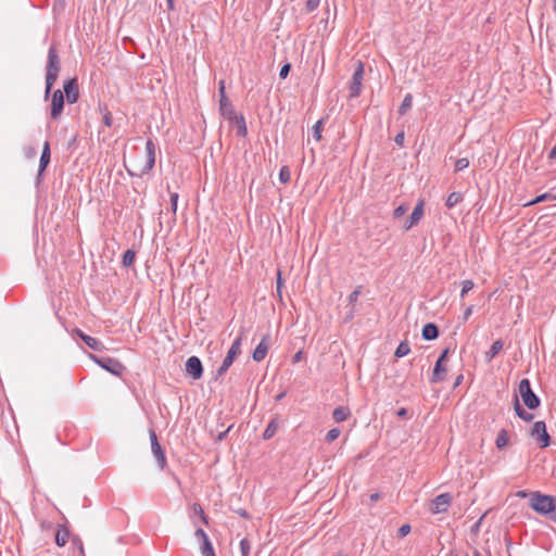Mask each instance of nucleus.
I'll list each match as a JSON object with an SVG mask.
<instances>
[{
  "label": "nucleus",
  "mask_w": 556,
  "mask_h": 556,
  "mask_svg": "<svg viewBox=\"0 0 556 556\" xmlns=\"http://www.w3.org/2000/svg\"><path fill=\"white\" fill-rule=\"evenodd\" d=\"M530 507L552 520H556V497L551 495L533 493L530 498Z\"/></svg>",
  "instance_id": "1"
},
{
  "label": "nucleus",
  "mask_w": 556,
  "mask_h": 556,
  "mask_svg": "<svg viewBox=\"0 0 556 556\" xmlns=\"http://www.w3.org/2000/svg\"><path fill=\"white\" fill-rule=\"evenodd\" d=\"M60 73V58L54 46L48 51L47 73H46V90L45 98L48 99L51 89L56 81Z\"/></svg>",
  "instance_id": "2"
},
{
  "label": "nucleus",
  "mask_w": 556,
  "mask_h": 556,
  "mask_svg": "<svg viewBox=\"0 0 556 556\" xmlns=\"http://www.w3.org/2000/svg\"><path fill=\"white\" fill-rule=\"evenodd\" d=\"M518 392L519 395L521 396L523 404L529 409H535L540 406L541 401L539 396L533 392L529 379H522L519 382Z\"/></svg>",
  "instance_id": "3"
},
{
  "label": "nucleus",
  "mask_w": 556,
  "mask_h": 556,
  "mask_svg": "<svg viewBox=\"0 0 556 556\" xmlns=\"http://www.w3.org/2000/svg\"><path fill=\"white\" fill-rule=\"evenodd\" d=\"M241 342H242V334L238 336L233 340L230 349L227 352L226 357L224 358L222 365L219 366V368L216 371V378L225 375L226 371L229 369V367L232 365V363L236 359V357L240 354V352H241Z\"/></svg>",
  "instance_id": "4"
},
{
  "label": "nucleus",
  "mask_w": 556,
  "mask_h": 556,
  "mask_svg": "<svg viewBox=\"0 0 556 556\" xmlns=\"http://www.w3.org/2000/svg\"><path fill=\"white\" fill-rule=\"evenodd\" d=\"M89 356L101 368H103L104 370L109 371L110 374H112L114 376L119 377V376H122L123 371L125 370V366L119 361H117L115 358H112L109 356L100 357L94 354H90Z\"/></svg>",
  "instance_id": "5"
},
{
  "label": "nucleus",
  "mask_w": 556,
  "mask_h": 556,
  "mask_svg": "<svg viewBox=\"0 0 556 556\" xmlns=\"http://www.w3.org/2000/svg\"><path fill=\"white\" fill-rule=\"evenodd\" d=\"M448 353L450 348L444 349L439 358L437 359L432 376L430 377L431 383H438L445 380L447 368L444 365V362L446 361Z\"/></svg>",
  "instance_id": "6"
},
{
  "label": "nucleus",
  "mask_w": 556,
  "mask_h": 556,
  "mask_svg": "<svg viewBox=\"0 0 556 556\" xmlns=\"http://www.w3.org/2000/svg\"><path fill=\"white\" fill-rule=\"evenodd\" d=\"M530 435L536 440L540 447L545 448L551 444V437L547 433L546 425L544 421H535L530 431Z\"/></svg>",
  "instance_id": "7"
},
{
  "label": "nucleus",
  "mask_w": 556,
  "mask_h": 556,
  "mask_svg": "<svg viewBox=\"0 0 556 556\" xmlns=\"http://www.w3.org/2000/svg\"><path fill=\"white\" fill-rule=\"evenodd\" d=\"M146 152V157L141 161L142 166L139 167L138 174H148L154 167L156 147L152 139L147 140Z\"/></svg>",
  "instance_id": "8"
},
{
  "label": "nucleus",
  "mask_w": 556,
  "mask_h": 556,
  "mask_svg": "<svg viewBox=\"0 0 556 556\" xmlns=\"http://www.w3.org/2000/svg\"><path fill=\"white\" fill-rule=\"evenodd\" d=\"M225 89H226L225 81L220 80L218 83V91L220 94L219 111L225 118H232V117H235L236 111H235L233 105L231 104L230 100L226 96Z\"/></svg>",
  "instance_id": "9"
},
{
  "label": "nucleus",
  "mask_w": 556,
  "mask_h": 556,
  "mask_svg": "<svg viewBox=\"0 0 556 556\" xmlns=\"http://www.w3.org/2000/svg\"><path fill=\"white\" fill-rule=\"evenodd\" d=\"M364 77V65L362 62H358L350 84V97L356 98L361 94L362 91V81Z\"/></svg>",
  "instance_id": "10"
},
{
  "label": "nucleus",
  "mask_w": 556,
  "mask_h": 556,
  "mask_svg": "<svg viewBox=\"0 0 556 556\" xmlns=\"http://www.w3.org/2000/svg\"><path fill=\"white\" fill-rule=\"evenodd\" d=\"M149 435H150V441H151L152 454L155 457L160 469H164L166 466V457H165V453H164L162 446L160 445V443L157 441L155 431L151 429L149 431Z\"/></svg>",
  "instance_id": "11"
},
{
  "label": "nucleus",
  "mask_w": 556,
  "mask_h": 556,
  "mask_svg": "<svg viewBox=\"0 0 556 556\" xmlns=\"http://www.w3.org/2000/svg\"><path fill=\"white\" fill-rule=\"evenodd\" d=\"M452 496L448 493H442L435 496L430 506V511L432 514H441L445 513L451 505Z\"/></svg>",
  "instance_id": "12"
},
{
  "label": "nucleus",
  "mask_w": 556,
  "mask_h": 556,
  "mask_svg": "<svg viewBox=\"0 0 556 556\" xmlns=\"http://www.w3.org/2000/svg\"><path fill=\"white\" fill-rule=\"evenodd\" d=\"M64 109V94L60 89H56L52 94V101H51V111L50 115L51 118L58 119Z\"/></svg>",
  "instance_id": "13"
},
{
  "label": "nucleus",
  "mask_w": 556,
  "mask_h": 556,
  "mask_svg": "<svg viewBox=\"0 0 556 556\" xmlns=\"http://www.w3.org/2000/svg\"><path fill=\"white\" fill-rule=\"evenodd\" d=\"M186 371L193 379H200L203 375V366L201 359L198 356H190L186 362Z\"/></svg>",
  "instance_id": "14"
},
{
  "label": "nucleus",
  "mask_w": 556,
  "mask_h": 556,
  "mask_svg": "<svg viewBox=\"0 0 556 556\" xmlns=\"http://www.w3.org/2000/svg\"><path fill=\"white\" fill-rule=\"evenodd\" d=\"M269 343H270V334L267 333L263 336L261 342L257 344V346L254 349L252 353V358L255 362H262L269 350Z\"/></svg>",
  "instance_id": "15"
},
{
  "label": "nucleus",
  "mask_w": 556,
  "mask_h": 556,
  "mask_svg": "<svg viewBox=\"0 0 556 556\" xmlns=\"http://www.w3.org/2000/svg\"><path fill=\"white\" fill-rule=\"evenodd\" d=\"M63 89L70 104H73L78 100L79 92L76 78L65 80Z\"/></svg>",
  "instance_id": "16"
},
{
  "label": "nucleus",
  "mask_w": 556,
  "mask_h": 556,
  "mask_svg": "<svg viewBox=\"0 0 556 556\" xmlns=\"http://www.w3.org/2000/svg\"><path fill=\"white\" fill-rule=\"evenodd\" d=\"M424 205H425V202L424 200H419L417 202V204L415 205L410 216H409V219L407 222V224L405 225V229L408 230L410 229L413 226L417 225L419 223V220L422 218L424 216Z\"/></svg>",
  "instance_id": "17"
},
{
  "label": "nucleus",
  "mask_w": 556,
  "mask_h": 556,
  "mask_svg": "<svg viewBox=\"0 0 556 556\" xmlns=\"http://www.w3.org/2000/svg\"><path fill=\"white\" fill-rule=\"evenodd\" d=\"M50 157H51L50 144L48 141H46L43 144L40 161H39L38 177H40L42 172L47 168V166L50 162Z\"/></svg>",
  "instance_id": "18"
},
{
  "label": "nucleus",
  "mask_w": 556,
  "mask_h": 556,
  "mask_svg": "<svg viewBox=\"0 0 556 556\" xmlns=\"http://www.w3.org/2000/svg\"><path fill=\"white\" fill-rule=\"evenodd\" d=\"M421 336L424 340L431 341L439 337V328L433 323H428L424 326Z\"/></svg>",
  "instance_id": "19"
},
{
  "label": "nucleus",
  "mask_w": 556,
  "mask_h": 556,
  "mask_svg": "<svg viewBox=\"0 0 556 556\" xmlns=\"http://www.w3.org/2000/svg\"><path fill=\"white\" fill-rule=\"evenodd\" d=\"M77 333L78 336L80 337V339L92 350L94 351H101L103 349V344L101 341H99L98 339L91 337V336H88L86 333H84L83 331L80 330H77Z\"/></svg>",
  "instance_id": "20"
},
{
  "label": "nucleus",
  "mask_w": 556,
  "mask_h": 556,
  "mask_svg": "<svg viewBox=\"0 0 556 556\" xmlns=\"http://www.w3.org/2000/svg\"><path fill=\"white\" fill-rule=\"evenodd\" d=\"M228 121L230 122H233L237 126V135L239 137H245L247 134H248V129H247V123H245V118L242 114L238 115L237 113H235V117L232 118H227Z\"/></svg>",
  "instance_id": "21"
},
{
  "label": "nucleus",
  "mask_w": 556,
  "mask_h": 556,
  "mask_svg": "<svg viewBox=\"0 0 556 556\" xmlns=\"http://www.w3.org/2000/svg\"><path fill=\"white\" fill-rule=\"evenodd\" d=\"M70 539V530L65 526H59L55 533V544L60 547L64 546Z\"/></svg>",
  "instance_id": "22"
},
{
  "label": "nucleus",
  "mask_w": 556,
  "mask_h": 556,
  "mask_svg": "<svg viewBox=\"0 0 556 556\" xmlns=\"http://www.w3.org/2000/svg\"><path fill=\"white\" fill-rule=\"evenodd\" d=\"M514 409L516 415L525 421H531L534 417L533 414L528 413L522 408V406L519 403L518 396L515 397Z\"/></svg>",
  "instance_id": "23"
},
{
  "label": "nucleus",
  "mask_w": 556,
  "mask_h": 556,
  "mask_svg": "<svg viewBox=\"0 0 556 556\" xmlns=\"http://www.w3.org/2000/svg\"><path fill=\"white\" fill-rule=\"evenodd\" d=\"M349 416H350L349 408L343 407V406L336 407L332 413V417L336 422H342V421L346 420Z\"/></svg>",
  "instance_id": "24"
},
{
  "label": "nucleus",
  "mask_w": 556,
  "mask_h": 556,
  "mask_svg": "<svg viewBox=\"0 0 556 556\" xmlns=\"http://www.w3.org/2000/svg\"><path fill=\"white\" fill-rule=\"evenodd\" d=\"M503 349V341L496 340L492 343L490 350L485 353L486 361H492Z\"/></svg>",
  "instance_id": "25"
},
{
  "label": "nucleus",
  "mask_w": 556,
  "mask_h": 556,
  "mask_svg": "<svg viewBox=\"0 0 556 556\" xmlns=\"http://www.w3.org/2000/svg\"><path fill=\"white\" fill-rule=\"evenodd\" d=\"M277 429H278V419L274 418L269 421L266 429L264 430L263 439L264 440L271 439L275 435Z\"/></svg>",
  "instance_id": "26"
},
{
  "label": "nucleus",
  "mask_w": 556,
  "mask_h": 556,
  "mask_svg": "<svg viewBox=\"0 0 556 556\" xmlns=\"http://www.w3.org/2000/svg\"><path fill=\"white\" fill-rule=\"evenodd\" d=\"M462 201H463V194L460 192H452L448 194L445 205L448 208H452V207L456 206Z\"/></svg>",
  "instance_id": "27"
},
{
  "label": "nucleus",
  "mask_w": 556,
  "mask_h": 556,
  "mask_svg": "<svg viewBox=\"0 0 556 556\" xmlns=\"http://www.w3.org/2000/svg\"><path fill=\"white\" fill-rule=\"evenodd\" d=\"M410 352V346L408 344L407 341H402L396 350H395V353H394V356L397 357V358H401V357H404L406 355H408Z\"/></svg>",
  "instance_id": "28"
},
{
  "label": "nucleus",
  "mask_w": 556,
  "mask_h": 556,
  "mask_svg": "<svg viewBox=\"0 0 556 556\" xmlns=\"http://www.w3.org/2000/svg\"><path fill=\"white\" fill-rule=\"evenodd\" d=\"M412 105H413V97L410 93H407L404 97V99L399 108V114L404 115L412 108Z\"/></svg>",
  "instance_id": "29"
},
{
  "label": "nucleus",
  "mask_w": 556,
  "mask_h": 556,
  "mask_svg": "<svg viewBox=\"0 0 556 556\" xmlns=\"http://www.w3.org/2000/svg\"><path fill=\"white\" fill-rule=\"evenodd\" d=\"M495 443L497 448H503L508 444V434L505 429L498 432Z\"/></svg>",
  "instance_id": "30"
},
{
  "label": "nucleus",
  "mask_w": 556,
  "mask_h": 556,
  "mask_svg": "<svg viewBox=\"0 0 556 556\" xmlns=\"http://www.w3.org/2000/svg\"><path fill=\"white\" fill-rule=\"evenodd\" d=\"M135 258H136V253L135 251L132 250H127L124 255H123V260H122V263L125 267H129L134 264L135 262Z\"/></svg>",
  "instance_id": "31"
},
{
  "label": "nucleus",
  "mask_w": 556,
  "mask_h": 556,
  "mask_svg": "<svg viewBox=\"0 0 556 556\" xmlns=\"http://www.w3.org/2000/svg\"><path fill=\"white\" fill-rule=\"evenodd\" d=\"M201 553L202 556H215V552L210 540H205L202 542Z\"/></svg>",
  "instance_id": "32"
},
{
  "label": "nucleus",
  "mask_w": 556,
  "mask_h": 556,
  "mask_svg": "<svg viewBox=\"0 0 556 556\" xmlns=\"http://www.w3.org/2000/svg\"><path fill=\"white\" fill-rule=\"evenodd\" d=\"M324 121L319 119L315 123V125L312 127V135L316 141H319L321 139V129H323Z\"/></svg>",
  "instance_id": "33"
},
{
  "label": "nucleus",
  "mask_w": 556,
  "mask_h": 556,
  "mask_svg": "<svg viewBox=\"0 0 556 556\" xmlns=\"http://www.w3.org/2000/svg\"><path fill=\"white\" fill-rule=\"evenodd\" d=\"M192 510H193V513H194L197 516H199V517H200V519L202 520V522H203V523H205V525H206V523L208 522V521H207V516L205 515V513H204V510H203V508H202V506H201L200 504L194 503V504L192 505Z\"/></svg>",
  "instance_id": "34"
},
{
  "label": "nucleus",
  "mask_w": 556,
  "mask_h": 556,
  "mask_svg": "<svg viewBox=\"0 0 556 556\" xmlns=\"http://www.w3.org/2000/svg\"><path fill=\"white\" fill-rule=\"evenodd\" d=\"M291 174L288 166H282L279 170V180L281 184H287L290 181Z\"/></svg>",
  "instance_id": "35"
},
{
  "label": "nucleus",
  "mask_w": 556,
  "mask_h": 556,
  "mask_svg": "<svg viewBox=\"0 0 556 556\" xmlns=\"http://www.w3.org/2000/svg\"><path fill=\"white\" fill-rule=\"evenodd\" d=\"M240 552H241V556L250 555L251 542L245 538L240 541Z\"/></svg>",
  "instance_id": "36"
},
{
  "label": "nucleus",
  "mask_w": 556,
  "mask_h": 556,
  "mask_svg": "<svg viewBox=\"0 0 556 556\" xmlns=\"http://www.w3.org/2000/svg\"><path fill=\"white\" fill-rule=\"evenodd\" d=\"M475 287V283L472 280H464L462 282V291H460V298L464 299L466 294L472 290Z\"/></svg>",
  "instance_id": "37"
},
{
  "label": "nucleus",
  "mask_w": 556,
  "mask_h": 556,
  "mask_svg": "<svg viewBox=\"0 0 556 556\" xmlns=\"http://www.w3.org/2000/svg\"><path fill=\"white\" fill-rule=\"evenodd\" d=\"M454 166H455V172L464 170L465 168H467L469 166V160L466 157L458 159V160H456Z\"/></svg>",
  "instance_id": "38"
},
{
  "label": "nucleus",
  "mask_w": 556,
  "mask_h": 556,
  "mask_svg": "<svg viewBox=\"0 0 556 556\" xmlns=\"http://www.w3.org/2000/svg\"><path fill=\"white\" fill-rule=\"evenodd\" d=\"M340 433H341V431H340V429H339V428H332V429H330V430L327 432V434H326V441L330 443V442H332V441L337 440V439L339 438Z\"/></svg>",
  "instance_id": "39"
},
{
  "label": "nucleus",
  "mask_w": 556,
  "mask_h": 556,
  "mask_svg": "<svg viewBox=\"0 0 556 556\" xmlns=\"http://www.w3.org/2000/svg\"><path fill=\"white\" fill-rule=\"evenodd\" d=\"M552 199L553 200V195L549 194V193H543L541 195H538L534 200L528 202L526 205H534V204H538V203H541V202H544L546 200H549Z\"/></svg>",
  "instance_id": "40"
},
{
  "label": "nucleus",
  "mask_w": 556,
  "mask_h": 556,
  "mask_svg": "<svg viewBox=\"0 0 556 556\" xmlns=\"http://www.w3.org/2000/svg\"><path fill=\"white\" fill-rule=\"evenodd\" d=\"M142 166V163L140 160H138L136 162V164L134 165L135 169H131V168H128L126 167L127 169V173L132 176V177H142L144 174H138L139 173V167Z\"/></svg>",
  "instance_id": "41"
},
{
  "label": "nucleus",
  "mask_w": 556,
  "mask_h": 556,
  "mask_svg": "<svg viewBox=\"0 0 556 556\" xmlns=\"http://www.w3.org/2000/svg\"><path fill=\"white\" fill-rule=\"evenodd\" d=\"M407 210H408V206H407V205H405V204H401V205H399V206L394 210V212H393V216H394V218H400V217H402V216L407 212Z\"/></svg>",
  "instance_id": "42"
},
{
  "label": "nucleus",
  "mask_w": 556,
  "mask_h": 556,
  "mask_svg": "<svg viewBox=\"0 0 556 556\" xmlns=\"http://www.w3.org/2000/svg\"><path fill=\"white\" fill-rule=\"evenodd\" d=\"M320 4V0H307L305 3V9L307 12L315 11Z\"/></svg>",
  "instance_id": "43"
},
{
  "label": "nucleus",
  "mask_w": 556,
  "mask_h": 556,
  "mask_svg": "<svg viewBox=\"0 0 556 556\" xmlns=\"http://www.w3.org/2000/svg\"><path fill=\"white\" fill-rule=\"evenodd\" d=\"M362 293V287H357L352 293H350V295L348 296V301L350 304H354L359 294Z\"/></svg>",
  "instance_id": "44"
},
{
  "label": "nucleus",
  "mask_w": 556,
  "mask_h": 556,
  "mask_svg": "<svg viewBox=\"0 0 556 556\" xmlns=\"http://www.w3.org/2000/svg\"><path fill=\"white\" fill-rule=\"evenodd\" d=\"M290 68H291V65H290L289 63L285 64V65L280 68L279 77H280L281 79L287 78V76L289 75Z\"/></svg>",
  "instance_id": "45"
},
{
  "label": "nucleus",
  "mask_w": 556,
  "mask_h": 556,
  "mask_svg": "<svg viewBox=\"0 0 556 556\" xmlns=\"http://www.w3.org/2000/svg\"><path fill=\"white\" fill-rule=\"evenodd\" d=\"M178 193L174 192L170 194V207L173 213L177 211Z\"/></svg>",
  "instance_id": "46"
},
{
  "label": "nucleus",
  "mask_w": 556,
  "mask_h": 556,
  "mask_svg": "<svg viewBox=\"0 0 556 556\" xmlns=\"http://www.w3.org/2000/svg\"><path fill=\"white\" fill-rule=\"evenodd\" d=\"M412 528L409 525L405 523V525H402L399 529V534L400 536H406L409 532H410Z\"/></svg>",
  "instance_id": "47"
},
{
  "label": "nucleus",
  "mask_w": 556,
  "mask_h": 556,
  "mask_svg": "<svg viewBox=\"0 0 556 556\" xmlns=\"http://www.w3.org/2000/svg\"><path fill=\"white\" fill-rule=\"evenodd\" d=\"M194 535L202 542L205 540H210L207 534L205 533V531L202 528L197 529Z\"/></svg>",
  "instance_id": "48"
},
{
  "label": "nucleus",
  "mask_w": 556,
  "mask_h": 556,
  "mask_svg": "<svg viewBox=\"0 0 556 556\" xmlns=\"http://www.w3.org/2000/svg\"><path fill=\"white\" fill-rule=\"evenodd\" d=\"M404 140H405V134L404 131H401L399 134H396V136L394 137V142L400 146V147H403L404 144Z\"/></svg>",
  "instance_id": "49"
},
{
  "label": "nucleus",
  "mask_w": 556,
  "mask_h": 556,
  "mask_svg": "<svg viewBox=\"0 0 556 556\" xmlns=\"http://www.w3.org/2000/svg\"><path fill=\"white\" fill-rule=\"evenodd\" d=\"M281 287H282L281 273L278 271V274H277V294L279 298H281Z\"/></svg>",
  "instance_id": "50"
},
{
  "label": "nucleus",
  "mask_w": 556,
  "mask_h": 556,
  "mask_svg": "<svg viewBox=\"0 0 556 556\" xmlns=\"http://www.w3.org/2000/svg\"><path fill=\"white\" fill-rule=\"evenodd\" d=\"M472 311H473V307L472 306H468L465 312H464V315H463V319L466 321L468 320V318L471 316L472 314Z\"/></svg>",
  "instance_id": "51"
},
{
  "label": "nucleus",
  "mask_w": 556,
  "mask_h": 556,
  "mask_svg": "<svg viewBox=\"0 0 556 556\" xmlns=\"http://www.w3.org/2000/svg\"><path fill=\"white\" fill-rule=\"evenodd\" d=\"M25 155H26V157L31 159L36 155V150L34 148H28L25 151Z\"/></svg>",
  "instance_id": "52"
},
{
  "label": "nucleus",
  "mask_w": 556,
  "mask_h": 556,
  "mask_svg": "<svg viewBox=\"0 0 556 556\" xmlns=\"http://www.w3.org/2000/svg\"><path fill=\"white\" fill-rule=\"evenodd\" d=\"M548 159L552 161V160H555L556 159V144L552 148V150L549 151L548 153Z\"/></svg>",
  "instance_id": "53"
},
{
  "label": "nucleus",
  "mask_w": 556,
  "mask_h": 556,
  "mask_svg": "<svg viewBox=\"0 0 556 556\" xmlns=\"http://www.w3.org/2000/svg\"><path fill=\"white\" fill-rule=\"evenodd\" d=\"M464 376L458 375L454 381V388L458 387L463 382Z\"/></svg>",
  "instance_id": "54"
},
{
  "label": "nucleus",
  "mask_w": 556,
  "mask_h": 556,
  "mask_svg": "<svg viewBox=\"0 0 556 556\" xmlns=\"http://www.w3.org/2000/svg\"><path fill=\"white\" fill-rule=\"evenodd\" d=\"M407 415V409L402 407L397 410V416L404 418Z\"/></svg>",
  "instance_id": "55"
},
{
  "label": "nucleus",
  "mask_w": 556,
  "mask_h": 556,
  "mask_svg": "<svg viewBox=\"0 0 556 556\" xmlns=\"http://www.w3.org/2000/svg\"><path fill=\"white\" fill-rule=\"evenodd\" d=\"M51 527H52V523H51V522H49V521H42V522H41V528H42L43 530L50 529Z\"/></svg>",
  "instance_id": "56"
},
{
  "label": "nucleus",
  "mask_w": 556,
  "mask_h": 556,
  "mask_svg": "<svg viewBox=\"0 0 556 556\" xmlns=\"http://www.w3.org/2000/svg\"><path fill=\"white\" fill-rule=\"evenodd\" d=\"M104 124H105L106 126H111V124H112V118H111V115H110V114H106V115L104 116Z\"/></svg>",
  "instance_id": "57"
},
{
  "label": "nucleus",
  "mask_w": 556,
  "mask_h": 556,
  "mask_svg": "<svg viewBox=\"0 0 556 556\" xmlns=\"http://www.w3.org/2000/svg\"><path fill=\"white\" fill-rule=\"evenodd\" d=\"M379 497H380L379 493H372V494L370 495V501H371V502H376V501H378V500H379Z\"/></svg>",
  "instance_id": "58"
},
{
  "label": "nucleus",
  "mask_w": 556,
  "mask_h": 556,
  "mask_svg": "<svg viewBox=\"0 0 556 556\" xmlns=\"http://www.w3.org/2000/svg\"><path fill=\"white\" fill-rule=\"evenodd\" d=\"M301 355H302V352H298L294 357H293V362H299L301 359Z\"/></svg>",
  "instance_id": "59"
},
{
  "label": "nucleus",
  "mask_w": 556,
  "mask_h": 556,
  "mask_svg": "<svg viewBox=\"0 0 556 556\" xmlns=\"http://www.w3.org/2000/svg\"><path fill=\"white\" fill-rule=\"evenodd\" d=\"M168 10H174V0H166Z\"/></svg>",
  "instance_id": "60"
},
{
  "label": "nucleus",
  "mask_w": 556,
  "mask_h": 556,
  "mask_svg": "<svg viewBox=\"0 0 556 556\" xmlns=\"http://www.w3.org/2000/svg\"><path fill=\"white\" fill-rule=\"evenodd\" d=\"M74 542H75V543H76V542H77V543H79V551H80V553L83 554V553H84V548H83V543L80 542V540H79V539H74Z\"/></svg>",
  "instance_id": "61"
},
{
  "label": "nucleus",
  "mask_w": 556,
  "mask_h": 556,
  "mask_svg": "<svg viewBox=\"0 0 556 556\" xmlns=\"http://www.w3.org/2000/svg\"><path fill=\"white\" fill-rule=\"evenodd\" d=\"M517 496H519V497H526V496H527V493H526L525 491H519V492L517 493Z\"/></svg>",
  "instance_id": "62"
},
{
  "label": "nucleus",
  "mask_w": 556,
  "mask_h": 556,
  "mask_svg": "<svg viewBox=\"0 0 556 556\" xmlns=\"http://www.w3.org/2000/svg\"><path fill=\"white\" fill-rule=\"evenodd\" d=\"M239 515H240L241 517L248 518V513H247L245 510H240V511H239Z\"/></svg>",
  "instance_id": "63"
},
{
  "label": "nucleus",
  "mask_w": 556,
  "mask_h": 556,
  "mask_svg": "<svg viewBox=\"0 0 556 556\" xmlns=\"http://www.w3.org/2000/svg\"><path fill=\"white\" fill-rule=\"evenodd\" d=\"M228 431H229V428H228L225 432L220 433V434L218 435V439H219V440H223V439H224V437L226 435V433H227Z\"/></svg>",
  "instance_id": "64"
}]
</instances>
